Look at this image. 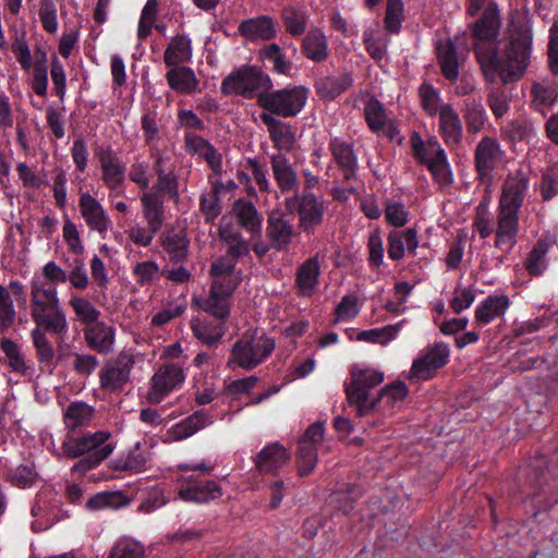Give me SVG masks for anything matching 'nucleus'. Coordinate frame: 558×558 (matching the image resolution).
Instances as JSON below:
<instances>
[{
    "label": "nucleus",
    "instance_id": "obj_63",
    "mask_svg": "<svg viewBox=\"0 0 558 558\" xmlns=\"http://www.w3.org/2000/svg\"><path fill=\"white\" fill-rule=\"evenodd\" d=\"M269 137L275 144V147L284 150H290L295 142L291 125L283 121L269 132Z\"/></svg>",
    "mask_w": 558,
    "mask_h": 558
},
{
    "label": "nucleus",
    "instance_id": "obj_10",
    "mask_svg": "<svg viewBox=\"0 0 558 558\" xmlns=\"http://www.w3.org/2000/svg\"><path fill=\"white\" fill-rule=\"evenodd\" d=\"M450 349L442 341L435 342L421 351L420 355L413 361L410 379L428 380L449 362Z\"/></svg>",
    "mask_w": 558,
    "mask_h": 558
},
{
    "label": "nucleus",
    "instance_id": "obj_18",
    "mask_svg": "<svg viewBox=\"0 0 558 558\" xmlns=\"http://www.w3.org/2000/svg\"><path fill=\"white\" fill-rule=\"evenodd\" d=\"M439 134L450 149L458 148L463 138V124L451 104H442L439 109Z\"/></svg>",
    "mask_w": 558,
    "mask_h": 558
},
{
    "label": "nucleus",
    "instance_id": "obj_55",
    "mask_svg": "<svg viewBox=\"0 0 558 558\" xmlns=\"http://www.w3.org/2000/svg\"><path fill=\"white\" fill-rule=\"evenodd\" d=\"M199 306L203 311L219 319L220 323H226L230 316L231 301L230 299L209 293Z\"/></svg>",
    "mask_w": 558,
    "mask_h": 558
},
{
    "label": "nucleus",
    "instance_id": "obj_9",
    "mask_svg": "<svg viewBox=\"0 0 558 558\" xmlns=\"http://www.w3.org/2000/svg\"><path fill=\"white\" fill-rule=\"evenodd\" d=\"M177 483V498L184 502L208 504L223 495V489L217 481L197 475H181L178 477Z\"/></svg>",
    "mask_w": 558,
    "mask_h": 558
},
{
    "label": "nucleus",
    "instance_id": "obj_14",
    "mask_svg": "<svg viewBox=\"0 0 558 558\" xmlns=\"http://www.w3.org/2000/svg\"><path fill=\"white\" fill-rule=\"evenodd\" d=\"M294 228L280 211H271L267 218L266 238L277 252H284L292 243Z\"/></svg>",
    "mask_w": 558,
    "mask_h": 558
},
{
    "label": "nucleus",
    "instance_id": "obj_23",
    "mask_svg": "<svg viewBox=\"0 0 558 558\" xmlns=\"http://www.w3.org/2000/svg\"><path fill=\"white\" fill-rule=\"evenodd\" d=\"M213 423V416L207 410H198L179 423L171 426L167 436L171 441H181Z\"/></svg>",
    "mask_w": 558,
    "mask_h": 558
},
{
    "label": "nucleus",
    "instance_id": "obj_22",
    "mask_svg": "<svg viewBox=\"0 0 558 558\" xmlns=\"http://www.w3.org/2000/svg\"><path fill=\"white\" fill-rule=\"evenodd\" d=\"M270 165L274 179L282 194L300 193L296 172L286 155L281 153L272 154Z\"/></svg>",
    "mask_w": 558,
    "mask_h": 558
},
{
    "label": "nucleus",
    "instance_id": "obj_5",
    "mask_svg": "<svg viewBox=\"0 0 558 558\" xmlns=\"http://www.w3.org/2000/svg\"><path fill=\"white\" fill-rule=\"evenodd\" d=\"M270 76L257 65L244 64L227 75L220 85L225 96H241L245 99H256L259 106L262 96L272 89Z\"/></svg>",
    "mask_w": 558,
    "mask_h": 558
},
{
    "label": "nucleus",
    "instance_id": "obj_25",
    "mask_svg": "<svg viewBox=\"0 0 558 558\" xmlns=\"http://www.w3.org/2000/svg\"><path fill=\"white\" fill-rule=\"evenodd\" d=\"M518 232L519 213L498 209L495 246L502 247L504 245H509V250H511L517 244Z\"/></svg>",
    "mask_w": 558,
    "mask_h": 558
},
{
    "label": "nucleus",
    "instance_id": "obj_62",
    "mask_svg": "<svg viewBox=\"0 0 558 558\" xmlns=\"http://www.w3.org/2000/svg\"><path fill=\"white\" fill-rule=\"evenodd\" d=\"M359 313L357 296L355 294H345L335 308L336 318L332 323L337 324L340 320L353 319Z\"/></svg>",
    "mask_w": 558,
    "mask_h": 558
},
{
    "label": "nucleus",
    "instance_id": "obj_32",
    "mask_svg": "<svg viewBox=\"0 0 558 558\" xmlns=\"http://www.w3.org/2000/svg\"><path fill=\"white\" fill-rule=\"evenodd\" d=\"M301 51L313 62H324L329 56L328 40L324 32L318 27L310 29L302 39Z\"/></svg>",
    "mask_w": 558,
    "mask_h": 558
},
{
    "label": "nucleus",
    "instance_id": "obj_41",
    "mask_svg": "<svg viewBox=\"0 0 558 558\" xmlns=\"http://www.w3.org/2000/svg\"><path fill=\"white\" fill-rule=\"evenodd\" d=\"M257 54L265 65H267V63L271 64L270 70L274 73L281 75L290 74L292 61L287 59L286 53L278 44L271 43L264 46L258 50Z\"/></svg>",
    "mask_w": 558,
    "mask_h": 558
},
{
    "label": "nucleus",
    "instance_id": "obj_16",
    "mask_svg": "<svg viewBox=\"0 0 558 558\" xmlns=\"http://www.w3.org/2000/svg\"><path fill=\"white\" fill-rule=\"evenodd\" d=\"M436 57L442 76L450 83H456L460 75V68L464 63V57L458 52L451 38L437 43Z\"/></svg>",
    "mask_w": 558,
    "mask_h": 558
},
{
    "label": "nucleus",
    "instance_id": "obj_59",
    "mask_svg": "<svg viewBox=\"0 0 558 558\" xmlns=\"http://www.w3.org/2000/svg\"><path fill=\"white\" fill-rule=\"evenodd\" d=\"M70 305L82 323L90 326L98 322L100 312L86 299L74 296L70 300Z\"/></svg>",
    "mask_w": 558,
    "mask_h": 558
},
{
    "label": "nucleus",
    "instance_id": "obj_38",
    "mask_svg": "<svg viewBox=\"0 0 558 558\" xmlns=\"http://www.w3.org/2000/svg\"><path fill=\"white\" fill-rule=\"evenodd\" d=\"M191 328L194 336L208 347L217 345L227 331L226 323H215L211 320L193 319Z\"/></svg>",
    "mask_w": 558,
    "mask_h": 558
},
{
    "label": "nucleus",
    "instance_id": "obj_48",
    "mask_svg": "<svg viewBox=\"0 0 558 558\" xmlns=\"http://www.w3.org/2000/svg\"><path fill=\"white\" fill-rule=\"evenodd\" d=\"M505 138L511 143H531L535 137V129L529 120H511L501 129Z\"/></svg>",
    "mask_w": 558,
    "mask_h": 558
},
{
    "label": "nucleus",
    "instance_id": "obj_47",
    "mask_svg": "<svg viewBox=\"0 0 558 558\" xmlns=\"http://www.w3.org/2000/svg\"><path fill=\"white\" fill-rule=\"evenodd\" d=\"M281 20L288 34L300 37L306 31L308 16L304 11L288 5L281 10Z\"/></svg>",
    "mask_w": 558,
    "mask_h": 558
},
{
    "label": "nucleus",
    "instance_id": "obj_39",
    "mask_svg": "<svg viewBox=\"0 0 558 558\" xmlns=\"http://www.w3.org/2000/svg\"><path fill=\"white\" fill-rule=\"evenodd\" d=\"M32 317L40 330L62 336L68 331V322L61 307L44 313H32Z\"/></svg>",
    "mask_w": 558,
    "mask_h": 558
},
{
    "label": "nucleus",
    "instance_id": "obj_12",
    "mask_svg": "<svg viewBox=\"0 0 558 558\" xmlns=\"http://www.w3.org/2000/svg\"><path fill=\"white\" fill-rule=\"evenodd\" d=\"M134 366V357L128 352H120L118 356L106 363L99 372L100 387L109 392H120L130 380Z\"/></svg>",
    "mask_w": 558,
    "mask_h": 558
},
{
    "label": "nucleus",
    "instance_id": "obj_28",
    "mask_svg": "<svg viewBox=\"0 0 558 558\" xmlns=\"http://www.w3.org/2000/svg\"><path fill=\"white\" fill-rule=\"evenodd\" d=\"M333 160L343 173V179L350 181L356 174L357 157L354 154L353 146L342 140L332 138L329 143Z\"/></svg>",
    "mask_w": 558,
    "mask_h": 558
},
{
    "label": "nucleus",
    "instance_id": "obj_13",
    "mask_svg": "<svg viewBox=\"0 0 558 558\" xmlns=\"http://www.w3.org/2000/svg\"><path fill=\"white\" fill-rule=\"evenodd\" d=\"M184 378V372L178 364L161 365L150 379L148 400L153 403H160L171 391L183 384Z\"/></svg>",
    "mask_w": 558,
    "mask_h": 558
},
{
    "label": "nucleus",
    "instance_id": "obj_64",
    "mask_svg": "<svg viewBox=\"0 0 558 558\" xmlns=\"http://www.w3.org/2000/svg\"><path fill=\"white\" fill-rule=\"evenodd\" d=\"M133 275L138 284H150L159 277V266L154 260L141 262L134 266Z\"/></svg>",
    "mask_w": 558,
    "mask_h": 558
},
{
    "label": "nucleus",
    "instance_id": "obj_43",
    "mask_svg": "<svg viewBox=\"0 0 558 558\" xmlns=\"http://www.w3.org/2000/svg\"><path fill=\"white\" fill-rule=\"evenodd\" d=\"M551 246V241L547 238L537 240L530 252L524 266L531 276L539 277L547 268L546 255Z\"/></svg>",
    "mask_w": 558,
    "mask_h": 558
},
{
    "label": "nucleus",
    "instance_id": "obj_26",
    "mask_svg": "<svg viewBox=\"0 0 558 558\" xmlns=\"http://www.w3.org/2000/svg\"><path fill=\"white\" fill-rule=\"evenodd\" d=\"M184 140L187 151L203 158L215 174L221 173L222 157L209 141L195 133H186Z\"/></svg>",
    "mask_w": 558,
    "mask_h": 558
},
{
    "label": "nucleus",
    "instance_id": "obj_45",
    "mask_svg": "<svg viewBox=\"0 0 558 558\" xmlns=\"http://www.w3.org/2000/svg\"><path fill=\"white\" fill-rule=\"evenodd\" d=\"M129 504V498L120 490H105L92 496L86 508L92 511L102 509H118Z\"/></svg>",
    "mask_w": 558,
    "mask_h": 558
},
{
    "label": "nucleus",
    "instance_id": "obj_11",
    "mask_svg": "<svg viewBox=\"0 0 558 558\" xmlns=\"http://www.w3.org/2000/svg\"><path fill=\"white\" fill-rule=\"evenodd\" d=\"M505 150L499 141L493 136H483L474 149V167L482 183L493 180V171L504 159Z\"/></svg>",
    "mask_w": 558,
    "mask_h": 558
},
{
    "label": "nucleus",
    "instance_id": "obj_3",
    "mask_svg": "<svg viewBox=\"0 0 558 558\" xmlns=\"http://www.w3.org/2000/svg\"><path fill=\"white\" fill-rule=\"evenodd\" d=\"M350 376V383L345 384L347 400L349 405L355 409L359 417L368 416L381 402L393 408L409 393L408 386L403 381L397 380L384 387L375 397H371V390L384 381V373L353 365Z\"/></svg>",
    "mask_w": 558,
    "mask_h": 558
},
{
    "label": "nucleus",
    "instance_id": "obj_1",
    "mask_svg": "<svg viewBox=\"0 0 558 558\" xmlns=\"http://www.w3.org/2000/svg\"><path fill=\"white\" fill-rule=\"evenodd\" d=\"M533 34L527 24L519 23L510 29L504 47L480 48V69L486 82L504 85L519 82L532 58Z\"/></svg>",
    "mask_w": 558,
    "mask_h": 558
},
{
    "label": "nucleus",
    "instance_id": "obj_31",
    "mask_svg": "<svg viewBox=\"0 0 558 558\" xmlns=\"http://www.w3.org/2000/svg\"><path fill=\"white\" fill-rule=\"evenodd\" d=\"M531 107L545 116L558 98V85L553 80L535 82L531 87Z\"/></svg>",
    "mask_w": 558,
    "mask_h": 558
},
{
    "label": "nucleus",
    "instance_id": "obj_8",
    "mask_svg": "<svg viewBox=\"0 0 558 558\" xmlns=\"http://www.w3.org/2000/svg\"><path fill=\"white\" fill-rule=\"evenodd\" d=\"M482 10L481 16L469 25L470 33L475 40L473 51L478 64L482 60L478 53L480 48L496 47L501 27L500 12L495 1H489Z\"/></svg>",
    "mask_w": 558,
    "mask_h": 558
},
{
    "label": "nucleus",
    "instance_id": "obj_49",
    "mask_svg": "<svg viewBox=\"0 0 558 558\" xmlns=\"http://www.w3.org/2000/svg\"><path fill=\"white\" fill-rule=\"evenodd\" d=\"M222 187L223 182L216 181L213 183L211 193L202 194L199 197V208L206 222H214V220L221 214L219 193Z\"/></svg>",
    "mask_w": 558,
    "mask_h": 558
},
{
    "label": "nucleus",
    "instance_id": "obj_4",
    "mask_svg": "<svg viewBox=\"0 0 558 558\" xmlns=\"http://www.w3.org/2000/svg\"><path fill=\"white\" fill-rule=\"evenodd\" d=\"M111 433L98 430L87 433L75 437L68 435L62 442V449L68 458L75 459L82 457L71 469L73 473L85 474L97 468L114 450L116 445L108 442Z\"/></svg>",
    "mask_w": 558,
    "mask_h": 558
},
{
    "label": "nucleus",
    "instance_id": "obj_50",
    "mask_svg": "<svg viewBox=\"0 0 558 558\" xmlns=\"http://www.w3.org/2000/svg\"><path fill=\"white\" fill-rule=\"evenodd\" d=\"M32 340L36 350L37 360L43 365L41 369L47 367L52 371L54 367V349L44 331L39 328H35L32 331Z\"/></svg>",
    "mask_w": 558,
    "mask_h": 558
},
{
    "label": "nucleus",
    "instance_id": "obj_17",
    "mask_svg": "<svg viewBox=\"0 0 558 558\" xmlns=\"http://www.w3.org/2000/svg\"><path fill=\"white\" fill-rule=\"evenodd\" d=\"M527 187L529 179L522 171L509 175L502 185L498 209L519 213L524 202Z\"/></svg>",
    "mask_w": 558,
    "mask_h": 558
},
{
    "label": "nucleus",
    "instance_id": "obj_46",
    "mask_svg": "<svg viewBox=\"0 0 558 558\" xmlns=\"http://www.w3.org/2000/svg\"><path fill=\"white\" fill-rule=\"evenodd\" d=\"M94 414V409L85 402L71 403L64 412V424L70 432L89 423Z\"/></svg>",
    "mask_w": 558,
    "mask_h": 558
},
{
    "label": "nucleus",
    "instance_id": "obj_57",
    "mask_svg": "<svg viewBox=\"0 0 558 558\" xmlns=\"http://www.w3.org/2000/svg\"><path fill=\"white\" fill-rule=\"evenodd\" d=\"M418 96L421 106L427 116L434 117L437 113L439 114L440 95L437 88L430 83H423L418 88Z\"/></svg>",
    "mask_w": 558,
    "mask_h": 558
},
{
    "label": "nucleus",
    "instance_id": "obj_58",
    "mask_svg": "<svg viewBox=\"0 0 558 558\" xmlns=\"http://www.w3.org/2000/svg\"><path fill=\"white\" fill-rule=\"evenodd\" d=\"M170 498V492L167 493L165 485H156L147 492L140 505V510L147 513L153 512L165 506Z\"/></svg>",
    "mask_w": 558,
    "mask_h": 558
},
{
    "label": "nucleus",
    "instance_id": "obj_2",
    "mask_svg": "<svg viewBox=\"0 0 558 558\" xmlns=\"http://www.w3.org/2000/svg\"><path fill=\"white\" fill-rule=\"evenodd\" d=\"M512 502L522 504L532 518L548 511L558 502V466L545 456L534 457L518 470L509 487Z\"/></svg>",
    "mask_w": 558,
    "mask_h": 558
},
{
    "label": "nucleus",
    "instance_id": "obj_51",
    "mask_svg": "<svg viewBox=\"0 0 558 558\" xmlns=\"http://www.w3.org/2000/svg\"><path fill=\"white\" fill-rule=\"evenodd\" d=\"M0 347L8 359V363L12 372L23 376L29 374L32 367L26 363L19 345L14 341L9 338H3Z\"/></svg>",
    "mask_w": 558,
    "mask_h": 558
},
{
    "label": "nucleus",
    "instance_id": "obj_20",
    "mask_svg": "<svg viewBox=\"0 0 558 558\" xmlns=\"http://www.w3.org/2000/svg\"><path fill=\"white\" fill-rule=\"evenodd\" d=\"M238 33L251 43L270 41L277 37L275 20L265 14L243 20L238 26Z\"/></svg>",
    "mask_w": 558,
    "mask_h": 558
},
{
    "label": "nucleus",
    "instance_id": "obj_54",
    "mask_svg": "<svg viewBox=\"0 0 558 558\" xmlns=\"http://www.w3.org/2000/svg\"><path fill=\"white\" fill-rule=\"evenodd\" d=\"M404 319L395 325H387L383 328L363 330L357 335V340L371 343L386 344L396 338L401 329Z\"/></svg>",
    "mask_w": 558,
    "mask_h": 558
},
{
    "label": "nucleus",
    "instance_id": "obj_7",
    "mask_svg": "<svg viewBox=\"0 0 558 558\" xmlns=\"http://www.w3.org/2000/svg\"><path fill=\"white\" fill-rule=\"evenodd\" d=\"M308 90L299 85L276 90H269L259 99V107L278 117L293 118L298 116L306 105Z\"/></svg>",
    "mask_w": 558,
    "mask_h": 558
},
{
    "label": "nucleus",
    "instance_id": "obj_19",
    "mask_svg": "<svg viewBox=\"0 0 558 558\" xmlns=\"http://www.w3.org/2000/svg\"><path fill=\"white\" fill-rule=\"evenodd\" d=\"M410 144L414 158L422 165L426 166L435 181L440 184H450L452 182V172L445 156V162L438 161V158H426L423 154V138L417 132H413L410 137Z\"/></svg>",
    "mask_w": 558,
    "mask_h": 558
},
{
    "label": "nucleus",
    "instance_id": "obj_40",
    "mask_svg": "<svg viewBox=\"0 0 558 558\" xmlns=\"http://www.w3.org/2000/svg\"><path fill=\"white\" fill-rule=\"evenodd\" d=\"M31 302L32 313H44L60 307L57 289L54 287L45 288L37 281H33L31 284Z\"/></svg>",
    "mask_w": 558,
    "mask_h": 558
},
{
    "label": "nucleus",
    "instance_id": "obj_36",
    "mask_svg": "<svg viewBox=\"0 0 558 558\" xmlns=\"http://www.w3.org/2000/svg\"><path fill=\"white\" fill-rule=\"evenodd\" d=\"M141 202L147 228L153 233H158L165 221V206L162 197L158 194L144 193L141 197Z\"/></svg>",
    "mask_w": 558,
    "mask_h": 558
},
{
    "label": "nucleus",
    "instance_id": "obj_29",
    "mask_svg": "<svg viewBox=\"0 0 558 558\" xmlns=\"http://www.w3.org/2000/svg\"><path fill=\"white\" fill-rule=\"evenodd\" d=\"M232 211L238 223L253 236H260L263 217L254 204L245 198L234 201Z\"/></svg>",
    "mask_w": 558,
    "mask_h": 558
},
{
    "label": "nucleus",
    "instance_id": "obj_42",
    "mask_svg": "<svg viewBox=\"0 0 558 558\" xmlns=\"http://www.w3.org/2000/svg\"><path fill=\"white\" fill-rule=\"evenodd\" d=\"M191 57V39L185 35H175L165 50L163 62L167 66H173L190 61Z\"/></svg>",
    "mask_w": 558,
    "mask_h": 558
},
{
    "label": "nucleus",
    "instance_id": "obj_6",
    "mask_svg": "<svg viewBox=\"0 0 558 558\" xmlns=\"http://www.w3.org/2000/svg\"><path fill=\"white\" fill-rule=\"evenodd\" d=\"M284 206L289 214L298 216V227L307 235L313 234L324 221V202L312 192L286 197Z\"/></svg>",
    "mask_w": 558,
    "mask_h": 558
},
{
    "label": "nucleus",
    "instance_id": "obj_44",
    "mask_svg": "<svg viewBox=\"0 0 558 558\" xmlns=\"http://www.w3.org/2000/svg\"><path fill=\"white\" fill-rule=\"evenodd\" d=\"M190 241L181 232H172L161 235V246L169 254L173 263H182L187 257Z\"/></svg>",
    "mask_w": 558,
    "mask_h": 558
},
{
    "label": "nucleus",
    "instance_id": "obj_21",
    "mask_svg": "<svg viewBox=\"0 0 558 558\" xmlns=\"http://www.w3.org/2000/svg\"><path fill=\"white\" fill-rule=\"evenodd\" d=\"M290 452L279 442L267 444L255 457L254 462L260 474H275L290 460Z\"/></svg>",
    "mask_w": 558,
    "mask_h": 558
},
{
    "label": "nucleus",
    "instance_id": "obj_60",
    "mask_svg": "<svg viewBox=\"0 0 558 558\" xmlns=\"http://www.w3.org/2000/svg\"><path fill=\"white\" fill-rule=\"evenodd\" d=\"M144 547L130 538L119 539L111 548L108 558H143Z\"/></svg>",
    "mask_w": 558,
    "mask_h": 558
},
{
    "label": "nucleus",
    "instance_id": "obj_52",
    "mask_svg": "<svg viewBox=\"0 0 558 558\" xmlns=\"http://www.w3.org/2000/svg\"><path fill=\"white\" fill-rule=\"evenodd\" d=\"M125 171L126 166L123 161L101 169V179L110 194L123 195Z\"/></svg>",
    "mask_w": 558,
    "mask_h": 558
},
{
    "label": "nucleus",
    "instance_id": "obj_15",
    "mask_svg": "<svg viewBox=\"0 0 558 558\" xmlns=\"http://www.w3.org/2000/svg\"><path fill=\"white\" fill-rule=\"evenodd\" d=\"M78 207L89 229L105 238L111 227V220L102 205L89 193H82L78 199Z\"/></svg>",
    "mask_w": 558,
    "mask_h": 558
},
{
    "label": "nucleus",
    "instance_id": "obj_56",
    "mask_svg": "<svg viewBox=\"0 0 558 558\" xmlns=\"http://www.w3.org/2000/svg\"><path fill=\"white\" fill-rule=\"evenodd\" d=\"M365 120L368 128L378 133L386 125V112L383 104L377 98H371L364 109Z\"/></svg>",
    "mask_w": 558,
    "mask_h": 558
},
{
    "label": "nucleus",
    "instance_id": "obj_37",
    "mask_svg": "<svg viewBox=\"0 0 558 558\" xmlns=\"http://www.w3.org/2000/svg\"><path fill=\"white\" fill-rule=\"evenodd\" d=\"M353 84V76L350 72H343L338 76H326L320 78L315 87L318 96L326 101L335 100Z\"/></svg>",
    "mask_w": 558,
    "mask_h": 558
},
{
    "label": "nucleus",
    "instance_id": "obj_27",
    "mask_svg": "<svg viewBox=\"0 0 558 558\" xmlns=\"http://www.w3.org/2000/svg\"><path fill=\"white\" fill-rule=\"evenodd\" d=\"M116 330L104 322H97L84 329V336L87 345L102 354L113 350Z\"/></svg>",
    "mask_w": 558,
    "mask_h": 558
},
{
    "label": "nucleus",
    "instance_id": "obj_61",
    "mask_svg": "<svg viewBox=\"0 0 558 558\" xmlns=\"http://www.w3.org/2000/svg\"><path fill=\"white\" fill-rule=\"evenodd\" d=\"M403 19L402 0H388L385 15V27L392 34H398L401 29Z\"/></svg>",
    "mask_w": 558,
    "mask_h": 558
},
{
    "label": "nucleus",
    "instance_id": "obj_24",
    "mask_svg": "<svg viewBox=\"0 0 558 558\" xmlns=\"http://www.w3.org/2000/svg\"><path fill=\"white\" fill-rule=\"evenodd\" d=\"M322 274L317 256H312L302 263L295 272V288L301 296H312L319 284Z\"/></svg>",
    "mask_w": 558,
    "mask_h": 558
},
{
    "label": "nucleus",
    "instance_id": "obj_35",
    "mask_svg": "<svg viewBox=\"0 0 558 558\" xmlns=\"http://www.w3.org/2000/svg\"><path fill=\"white\" fill-rule=\"evenodd\" d=\"M462 113L470 134H477L484 130L488 116L481 97L465 98Z\"/></svg>",
    "mask_w": 558,
    "mask_h": 558
},
{
    "label": "nucleus",
    "instance_id": "obj_33",
    "mask_svg": "<svg viewBox=\"0 0 558 558\" xmlns=\"http://www.w3.org/2000/svg\"><path fill=\"white\" fill-rule=\"evenodd\" d=\"M257 336L256 329H248L231 349V362L245 369H253L260 364V359L254 357L253 338Z\"/></svg>",
    "mask_w": 558,
    "mask_h": 558
},
{
    "label": "nucleus",
    "instance_id": "obj_30",
    "mask_svg": "<svg viewBox=\"0 0 558 558\" xmlns=\"http://www.w3.org/2000/svg\"><path fill=\"white\" fill-rule=\"evenodd\" d=\"M510 305L509 298L505 294L488 295L475 308V324L485 326L494 319L504 316Z\"/></svg>",
    "mask_w": 558,
    "mask_h": 558
},
{
    "label": "nucleus",
    "instance_id": "obj_34",
    "mask_svg": "<svg viewBox=\"0 0 558 558\" xmlns=\"http://www.w3.org/2000/svg\"><path fill=\"white\" fill-rule=\"evenodd\" d=\"M169 68L166 78L172 90L183 95H191L197 90L199 82L191 68L180 65Z\"/></svg>",
    "mask_w": 558,
    "mask_h": 558
},
{
    "label": "nucleus",
    "instance_id": "obj_53",
    "mask_svg": "<svg viewBox=\"0 0 558 558\" xmlns=\"http://www.w3.org/2000/svg\"><path fill=\"white\" fill-rule=\"evenodd\" d=\"M317 464V448L310 442L300 441L296 453L298 474L301 477L310 475Z\"/></svg>",
    "mask_w": 558,
    "mask_h": 558
}]
</instances>
